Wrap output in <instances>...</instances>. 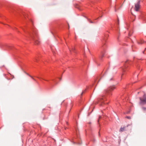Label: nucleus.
Segmentation results:
<instances>
[{
    "label": "nucleus",
    "instance_id": "nucleus-10",
    "mask_svg": "<svg viewBox=\"0 0 146 146\" xmlns=\"http://www.w3.org/2000/svg\"><path fill=\"white\" fill-rule=\"evenodd\" d=\"M126 118L127 119H130L131 118V117H130L128 116H127L126 117Z\"/></svg>",
    "mask_w": 146,
    "mask_h": 146
},
{
    "label": "nucleus",
    "instance_id": "nucleus-25",
    "mask_svg": "<svg viewBox=\"0 0 146 146\" xmlns=\"http://www.w3.org/2000/svg\"><path fill=\"white\" fill-rule=\"evenodd\" d=\"M145 42H146V41Z\"/></svg>",
    "mask_w": 146,
    "mask_h": 146
},
{
    "label": "nucleus",
    "instance_id": "nucleus-4",
    "mask_svg": "<svg viewBox=\"0 0 146 146\" xmlns=\"http://www.w3.org/2000/svg\"><path fill=\"white\" fill-rule=\"evenodd\" d=\"M130 62H131L129 60H127L125 62L123 67L121 68L122 71L121 77H122L123 75L124 74V72L128 70L129 66L130 64Z\"/></svg>",
    "mask_w": 146,
    "mask_h": 146
},
{
    "label": "nucleus",
    "instance_id": "nucleus-22",
    "mask_svg": "<svg viewBox=\"0 0 146 146\" xmlns=\"http://www.w3.org/2000/svg\"><path fill=\"white\" fill-rule=\"evenodd\" d=\"M7 80H9V79H9L7 78Z\"/></svg>",
    "mask_w": 146,
    "mask_h": 146
},
{
    "label": "nucleus",
    "instance_id": "nucleus-19",
    "mask_svg": "<svg viewBox=\"0 0 146 146\" xmlns=\"http://www.w3.org/2000/svg\"><path fill=\"white\" fill-rule=\"evenodd\" d=\"M43 80H44L46 81H48L47 80H46L44 79H43Z\"/></svg>",
    "mask_w": 146,
    "mask_h": 146
},
{
    "label": "nucleus",
    "instance_id": "nucleus-23",
    "mask_svg": "<svg viewBox=\"0 0 146 146\" xmlns=\"http://www.w3.org/2000/svg\"><path fill=\"white\" fill-rule=\"evenodd\" d=\"M66 124H67V125H68V123H66Z\"/></svg>",
    "mask_w": 146,
    "mask_h": 146
},
{
    "label": "nucleus",
    "instance_id": "nucleus-9",
    "mask_svg": "<svg viewBox=\"0 0 146 146\" xmlns=\"http://www.w3.org/2000/svg\"><path fill=\"white\" fill-rule=\"evenodd\" d=\"M27 74L30 77H31L34 81H36V80L34 79V78H33V77L31 76V75H29V74H27Z\"/></svg>",
    "mask_w": 146,
    "mask_h": 146
},
{
    "label": "nucleus",
    "instance_id": "nucleus-6",
    "mask_svg": "<svg viewBox=\"0 0 146 146\" xmlns=\"http://www.w3.org/2000/svg\"><path fill=\"white\" fill-rule=\"evenodd\" d=\"M140 1L139 0L137 3L135 4V10L137 11H139L140 7Z\"/></svg>",
    "mask_w": 146,
    "mask_h": 146
},
{
    "label": "nucleus",
    "instance_id": "nucleus-8",
    "mask_svg": "<svg viewBox=\"0 0 146 146\" xmlns=\"http://www.w3.org/2000/svg\"><path fill=\"white\" fill-rule=\"evenodd\" d=\"M145 42L143 40L141 39L139 41L137 42V43L139 44H141Z\"/></svg>",
    "mask_w": 146,
    "mask_h": 146
},
{
    "label": "nucleus",
    "instance_id": "nucleus-16",
    "mask_svg": "<svg viewBox=\"0 0 146 146\" xmlns=\"http://www.w3.org/2000/svg\"><path fill=\"white\" fill-rule=\"evenodd\" d=\"M67 128V127H65V129H66Z\"/></svg>",
    "mask_w": 146,
    "mask_h": 146
},
{
    "label": "nucleus",
    "instance_id": "nucleus-7",
    "mask_svg": "<svg viewBox=\"0 0 146 146\" xmlns=\"http://www.w3.org/2000/svg\"><path fill=\"white\" fill-rule=\"evenodd\" d=\"M129 125V124L127 125L126 126H121L120 128L119 131L120 132H123L128 130V127Z\"/></svg>",
    "mask_w": 146,
    "mask_h": 146
},
{
    "label": "nucleus",
    "instance_id": "nucleus-15",
    "mask_svg": "<svg viewBox=\"0 0 146 146\" xmlns=\"http://www.w3.org/2000/svg\"><path fill=\"white\" fill-rule=\"evenodd\" d=\"M36 78H39V79H40V78H39V77H36Z\"/></svg>",
    "mask_w": 146,
    "mask_h": 146
},
{
    "label": "nucleus",
    "instance_id": "nucleus-21",
    "mask_svg": "<svg viewBox=\"0 0 146 146\" xmlns=\"http://www.w3.org/2000/svg\"><path fill=\"white\" fill-rule=\"evenodd\" d=\"M143 53H144V51H143Z\"/></svg>",
    "mask_w": 146,
    "mask_h": 146
},
{
    "label": "nucleus",
    "instance_id": "nucleus-17",
    "mask_svg": "<svg viewBox=\"0 0 146 146\" xmlns=\"http://www.w3.org/2000/svg\"><path fill=\"white\" fill-rule=\"evenodd\" d=\"M118 23L119 24V20H118Z\"/></svg>",
    "mask_w": 146,
    "mask_h": 146
},
{
    "label": "nucleus",
    "instance_id": "nucleus-13",
    "mask_svg": "<svg viewBox=\"0 0 146 146\" xmlns=\"http://www.w3.org/2000/svg\"><path fill=\"white\" fill-rule=\"evenodd\" d=\"M142 109L143 110H146V108H145V107H143L142 108Z\"/></svg>",
    "mask_w": 146,
    "mask_h": 146
},
{
    "label": "nucleus",
    "instance_id": "nucleus-14",
    "mask_svg": "<svg viewBox=\"0 0 146 146\" xmlns=\"http://www.w3.org/2000/svg\"><path fill=\"white\" fill-rule=\"evenodd\" d=\"M129 36H131V35L130 34V33H129Z\"/></svg>",
    "mask_w": 146,
    "mask_h": 146
},
{
    "label": "nucleus",
    "instance_id": "nucleus-5",
    "mask_svg": "<svg viewBox=\"0 0 146 146\" xmlns=\"http://www.w3.org/2000/svg\"><path fill=\"white\" fill-rule=\"evenodd\" d=\"M140 104H146V94H144L142 98H140Z\"/></svg>",
    "mask_w": 146,
    "mask_h": 146
},
{
    "label": "nucleus",
    "instance_id": "nucleus-18",
    "mask_svg": "<svg viewBox=\"0 0 146 146\" xmlns=\"http://www.w3.org/2000/svg\"><path fill=\"white\" fill-rule=\"evenodd\" d=\"M112 79H113V78H111V79H110V80H111Z\"/></svg>",
    "mask_w": 146,
    "mask_h": 146
},
{
    "label": "nucleus",
    "instance_id": "nucleus-12",
    "mask_svg": "<svg viewBox=\"0 0 146 146\" xmlns=\"http://www.w3.org/2000/svg\"><path fill=\"white\" fill-rule=\"evenodd\" d=\"M73 106V105L72 103V102H71V103H70V107L72 108V106Z\"/></svg>",
    "mask_w": 146,
    "mask_h": 146
},
{
    "label": "nucleus",
    "instance_id": "nucleus-2",
    "mask_svg": "<svg viewBox=\"0 0 146 146\" xmlns=\"http://www.w3.org/2000/svg\"><path fill=\"white\" fill-rule=\"evenodd\" d=\"M30 38L35 42L36 44H39L40 43L39 40L37 31L36 29L33 28L32 29V32L29 33Z\"/></svg>",
    "mask_w": 146,
    "mask_h": 146
},
{
    "label": "nucleus",
    "instance_id": "nucleus-3",
    "mask_svg": "<svg viewBox=\"0 0 146 146\" xmlns=\"http://www.w3.org/2000/svg\"><path fill=\"white\" fill-rule=\"evenodd\" d=\"M109 35L108 33H106L105 35V37L103 41V45L102 46V51H101V55L100 58L102 60V58L104 56L105 52V49L106 47V39L108 37Z\"/></svg>",
    "mask_w": 146,
    "mask_h": 146
},
{
    "label": "nucleus",
    "instance_id": "nucleus-11",
    "mask_svg": "<svg viewBox=\"0 0 146 146\" xmlns=\"http://www.w3.org/2000/svg\"><path fill=\"white\" fill-rule=\"evenodd\" d=\"M88 21L90 23H93V22L90 20V19H88Z\"/></svg>",
    "mask_w": 146,
    "mask_h": 146
},
{
    "label": "nucleus",
    "instance_id": "nucleus-1",
    "mask_svg": "<svg viewBox=\"0 0 146 146\" xmlns=\"http://www.w3.org/2000/svg\"><path fill=\"white\" fill-rule=\"evenodd\" d=\"M115 88V86L113 85L109 87L107 90H105L103 95L98 99L97 104H98L100 106H103L104 105L108 104V103H106L105 101H107L112 95V91Z\"/></svg>",
    "mask_w": 146,
    "mask_h": 146
},
{
    "label": "nucleus",
    "instance_id": "nucleus-20",
    "mask_svg": "<svg viewBox=\"0 0 146 146\" xmlns=\"http://www.w3.org/2000/svg\"><path fill=\"white\" fill-rule=\"evenodd\" d=\"M100 117H101V116H99V118H100Z\"/></svg>",
    "mask_w": 146,
    "mask_h": 146
},
{
    "label": "nucleus",
    "instance_id": "nucleus-24",
    "mask_svg": "<svg viewBox=\"0 0 146 146\" xmlns=\"http://www.w3.org/2000/svg\"><path fill=\"white\" fill-rule=\"evenodd\" d=\"M83 94V92L82 93V95Z\"/></svg>",
    "mask_w": 146,
    "mask_h": 146
}]
</instances>
